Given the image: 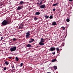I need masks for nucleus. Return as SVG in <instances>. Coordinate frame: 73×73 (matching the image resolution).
<instances>
[{
  "label": "nucleus",
  "mask_w": 73,
  "mask_h": 73,
  "mask_svg": "<svg viewBox=\"0 0 73 73\" xmlns=\"http://www.w3.org/2000/svg\"><path fill=\"white\" fill-rule=\"evenodd\" d=\"M52 67H50L49 68H48L49 69H51Z\"/></svg>",
  "instance_id": "33"
},
{
  "label": "nucleus",
  "mask_w": 73,
  "mask_h": 73,
  "mask_svg": "<svg viewBox=\"0 0 73 73\" xmlns=\"http://www.w3.org/2000/svg\"><path fill=\"white\" fill-rule=\"evenodd\" d=\"M17 47L16 46H14L13 47H11L10 49V50L11 52H13L14 51H15L16 50Z\"/></svg>",
  "instance_id": "4"
},
{
  "label": "nucleus",
  "mask_w": 73,
  "mask_h": 73,
  "mask_svg": "<svg viewBox=\"0 0 73 73\" xmlns=\"http://www.w3.org/2000/svg\"><path fill=\"white\" fill-rule=\"evenodd\" d=\"M57 4H58V3H54V4H53V5L54 7V6H56V5H57Z\"/></svg>",
  "instance_id": "16"
},
{
  "label": "nucleus",
  "mask_w": 73,
  "mask_h": 73,
  "mask_svg": "<svg viewBox=\"0 0 73 73\" xmlns=\"http://www.w3.org/2000/svg\"><path fill=\"white\" fill-rule=\"evenodd\" d=\"M15 60L17 61H19V58H18V57H16L15 58Z\"/></svg>",
  "instance_id": "17"
},
{
  "label": "nucleus",
  "mask_w": 73,
  "mask_h": 73,
  "mask_svg": "<svg viewBox=\"0 0 73 73\" xmlns=\"http://www.w3.org/2000/svg\"><path fill=\"white\" fill-rule=\"evenodd\" d=\"M10 23V21L8 20H4L3 22L1 24L3 26H5L7 24H9Z\"/></svg>",
  "instance_id": "1"
},
{
  "label": "nucleus",
  "mask_w": 73,
  "mask_h": 73,
  "mask_svg": "<svg viewBox=\"0 0 73 73\" xmlns=\"http://www.w3.org/2000/svg\"><path fill=\"white\" fill-rule=\"evenodd\" d=\"M8 58H9V59H11V58H12V57H9Z\"/></svg>",
  "instance_id": "31"
},
{
  "label": "nucleus",
  "mask_w": 73,
  "mask_h": 73,
  "mask_svg": "<svg viewBox=\"0 0 73 73\" xmlns=\"http://www.w3.org/2000/svg\"><path fill=\"white\" fill-rule=\"evenodd\" d=\"M69 1H72V0H69Z\"/></svg>",
  "instance_id": "34"
},
{
  "label": "nucleus",
  "mask_w": 73,
  "mask_h": 73,
  "mask_svg": "<svg viewBox=\"0 0 73 73\" xmlns=\"http://www.w3.org/2000/svg\"><path fill=\"white\" fill-rule=\"evenodd\" d=\"M45 5L44 4L40 6V8L41 9L44 8H45Z\"/></svg>",
  "instance_id": "8"
},
{
  "label": "nucleus",
  "mask_w": 73,
  "mask_h": 73,
  "mask_svg": "<svg viewBox=\"0 0 73 73\" xmlns=\"http://www.w3.org/2000/svg\"><path fill=\"white\" fill-rule=\"evenodd\" d=\"M52 54H55V52H52Z\"/></svg>",
  "instance_id": "29"
},
{
  "label": "nucleus",
  "mask_w": 73,
  "mask_h": 73,
  "mask_svg": "<svg viewBox=\"0 0 73 73\" xmlns=\"http://www.w3.org/2000/svg\"><path fill=\"white\" fill-rule=\"evenodd\" d=\"M40 14V12H37L35 13V15H39Z\"/></svg>",
  "instance_id": "10"
},
{
  "label": "nucleus",
  "mask_w": 73,
  "mask_h": 73,
  "mask_svg": "<svg viewBox=\"0 0 73 73\" xmlns=\"http://www.w3.org/2000/svg\"><path fill=\"white\" fill-rule=\"evenodd\" d=\"M51 25H53L54 26L55 25H57V23L55 21L52 22V23L51 24Z\"/></svg>",
  "instance_id": "7"
},
{
  "label": "nucleus",
  "mask_w": 73,
  "mask_h": 73,
  "mask_svg": "<svg viewBox=\"0 0 73 73\" xmlns=\"http://www.w3.org/2000/svg\"><path fill=\"white\" fill-rule=\"evenodd\" d=\"M62 28H63V30H65V27H61Z\"/></svg>",
  "instance_id": "25"
},
{
  "label": "nucleus",
  "mask_w": 73,
  "mask_h": 73,
  "mask_svg": "<svg viewBox=\"0 0 73 73\" xmlns=\"http://www.w3.org/2000/svg\"><path fill=\"white\" fill-rule=\"evenodd\" d=\"M45 17L46 19H48L49 18V16H47L46 15H45L44 16Z\"/></svg>",
  "instance_id": "20"
},
{
  "label": "nucleus",
  "mask_w": 73,
  "mask_h": 73,
  "mask_svg": "<svg viewBox=\"0 0 73 73\" xmlns=\"http://www.w3.org/2000/svg\"><path fill=\"white\" fill-rule=\"evenodd\" d=\"M23 63H21L20 64V66L21 67V66H23Z\"/></svg>",
  "instance_id": "24"
},
{
  "label": "nucleus",
  "mask_w": 73,
  "mask_h": 73,
  "mask_svg": "<svg viewBox=\"0 0 73 73\" xmlns=\"http://www.w3.org/2000/svg\"><path fill=\"white\" fill-rule=\"evenodd\" d=\"M56 49L57 52H60L61 51V50H60V49H59L58 47L56 48Z\"/></svg>",
  "instance_id": "13"
},
{
  "label": "nucleus",
  "mask_w": 73,
  "mask_h": 73,
  "mask_svg": "<svg viewBox=\"0 0 73 73\" xmlns=\"http://www.w3.org/2000/svg\"><path fill=\"white\" fill-rule=\"evenodd\" d=\"M5 65H8L9 64V62L8 61H6L5 62V63H4Z\"/></svg>",
  "instance_id": "15"
},
{
  "label": "nucleus",
  "mask_w": 73,
  "mask_h": 73,
  "mask_svg": "<svg viewBox=\"0 0 73 73\" xmlns=\"http://www.w3.org/2000/svg\"><path fill=\"white\" fill-rule=\"evenodd\" d=\"M61 50H62V49H61Z\"/></svg>",
  "instance_id": "36"
},
{
  "label": "nucleus",
  "mask_w": 73,
  "mask_h": 73,
  "mask_svg": "<svg viewBox=\"0 0 73 73\" xmlns=\"http://www.w3.org/2000/svg\"><path fill=\"white\" fill-rule=\"evenodd\" d=\"M53 67H54V69H55V70H56V69H57V67L56 66H54Z\"/></svg>",
  "instance_id": "19"
},
{
  "label": "nucleus",
  "mask_w": 73,
  "mask_h": 73,
  "mask_svg": "<svg viewBox=\"0 0 73 73\" xmlns=\"http://www.w3.org/2000/svg\"><path fill=\"white\" fill-rule=\"evenodd\" d=\"M33 41H35V40L33 39H32V38H31L30 39L29 42V43H31V42H33Z\"/></svg>",
  "instance_id": "6"
},
{
  "label": "nucleus",
  "mask_w": 73,
  "mask_h": 73,
  "mask_svg": "<svg viewBox=\"0 0 73 73\" xmlns=\"http://www.w3.org/2000/svg\"><path fill=\"white\" fill-rule=\"evenodd\" d=\"M34 20H37V18H36V17H35L34 18Z\"/></svg>",
  "instance_id": "27"
},
{
  "label": "nucleus",
  "mask_w": 73,
  "mask_h": 73,
  "mask_svg": "<svg viewBox=\"0 0 73 73\" xmlns=\"http://www.w3.org/2000/svg\"><path fill=\"white\" fill-rule=\"evenodd\" d=\"M56 61V59H54L52 60V62H55Z\"/></svg>",
  "instance_id": "18"
},
{
  "label": "nucleus",
  "mask_w": 73,
  "mask_h": 73,
  "mask_svg": "<svg viewBox=\"0 0 73 73\" xmlns=\"http://www.w3.org/2000/svg\"><path fill=\"white\" fill-rule=\"evenodd\" d=\"M12 67V68H14V66H13V67Z\"/></svg>",
  "instance_id": "35"
},
{
  "label": "nucleus",
  "mask_w": 73,
  "mask_h": 73,
  "mask_svg": "<svg viewBox=\"0 0 73 73\" xmlns=\"http://www.w3.org/2000/svg\"><path fill=\"white\" fill-rule=\"evenodd\" d=\"M3 38H4L3 37H1V40H3Z\"/></svg>",
  "instance_id": "28"
},
{
  "label": "nucleus",
  "mask_w": 73,
  "mask_h": 73,
  "mask_svg": "<svg viewBox=\"0 0 73 73\" xmlns=\"http://www.w3.org/2000/svg\"><path fill=\"white\" fill-rule=\"evenodd\" d=\"M17 39H16V38H13V41H16V40H17Z\"/></svg>",
  "instance_id": "21"
},
{
  "label": "nucleus",
  "mask_w": 73,
  "mask_h": 73,
  "mask_svg": "<svg viewBox=\"0 0 73 73\" xmlns=\"http://www.w3.org/2000/svg\"><path fill=\"white\" fill-rule=\"evenodd\" d=\"M7 69V68L6 67H5L3 68V70H6V69Z\"/></svg>",
  "instance_id": "26"
},
{
  "label": "nucleus",
  "mask_w": 73,
  "mask_h": 73,
  "mask_svg": "<svg viewBox=\"0 0 73 73\" xmlns=\"http://www.w3.org/2000/svg\"><path fill=\"white\" fill-rule=\"evenodd\" d=\"M19 29H22L23 28V26L22 25H20L19 27Z\"/></svg>",
  "instance_id": "12"
},
{
  "label": "nucleus",
  "mask_w": 73,
  "mask_h": 73,
  "mask_svg": "<svg viewBox=\"0 0 73 73\" xmlns=\"http://www.w3.org/2000/svg\"><path fill=\"white\" fill-rule=\"evenodd\" d=\"M42 2H41L40 3V5H41L42 4Z\"/></svg>",
  "instance_id": "32"
},
{
  "label": "nucleus",
  "mask_w": 73,
  "mask_h": 73,
  "mask_svg": "<svg viewBox=\"0 0 73 73\" xmlns=\"http://www.w3.org/2000/svg\"><path fill=\"white\" fill-rule=\"evenodd\" d=\"M31 32L30 31L27 32L26 33V38H29V36L31 35Z\"/></svg>",
  "instance_id": "3"
},
{
  "label": "nucleus",
  "mask_w": 73,
  "mask_h": 73,
  "mask_svg": "<svg viewBox=\"0 0 73 73\" xmlns=\"http://www.w3.org/2000/svg\"><path fill=\"white\" fill-rule=\"evenodd\" d=\"M22 9V8H21V6H20L18 7L17 9V10H18V11H19V10H20V9Z\"/></svg>",
  "instance_id": "9"
},
{
  "label": "nucleus",
  "mask_w": 73,
  "mask_h": 73,
  "mask_svg": "<svg viewBox=\"0 0 73 73\" xmlns=\"http://www.w3.org/2000/svg\"><path fill=\"white\" fill-rule=\"evenodd\" d=\"M45 40L42 38H40V41L39 42V44L40 45H45V43H44L45 42Z\"/></svg>",
  "instance_id": "2"
},
{
  "label": "nucleus",
  "mask_w": 73,
  "mask_h": 73,
  "mask_svg": "<svg viewBox=\"0 0 73 73\" xmlns=\"http://www.w3.org/2000/svg\"><path fill=\"white\" fill-rule=\"evenodd\" d=\"M26 46L28 48H29V47H32V46L31 44H28Z\"/></svg>",
  "instance_id": "14"
},
{
  "label": "nucleus",
  "mask_w": 73,
  "mask_h": 73,
  "mask_svg": "<svg viewBox=\"0 0 73 73\" xmlns=\"http://www.w3.org/2000/svg\"><path fill=\"white\" fill-rule=\"evenodd\" d=\"M49 18L50 19H52L53 18V16L52 15H50L49 17Z\"/></svg>",
  "instance_id": "22"
},
{
  "label": "nucleus",
  "mask_w": 73,
  "mask_h": 73,
  "mask_svg": "<svg viewBox=\"0 0 73 73\" xmlns=\"http://www.w3.org/2000/svg\"><path fill=\"white\" fill-rule=\"evenodd\" d=\"M24 4V2L23 1H21L20 2L19 4L20 5H23V4Z\"/></svg>",
  "instance_id": "11"
},
{
  "label": "nucleus",
  "mask_w": 73,
  "mask_h": 73,
  "mask_svg": "<svg viewBox=\"0 0 73 73\" xmlns=\"http://www.w3.org/2000/svg\"><path fill=\"white\" fill-rule=\"evenodd\" d=\"M56 11V9H53V11Z\"/></svg>",
  "instance_id": "30"
},
{
  "label": "nucleus",
  "mask_w": 73,
  "mask_h": 73,
  "mask_svg": "<svg viewBox=\"0 0 73 73\" xmlns=\"http://www.w3.org/2000/svg\"><path fill=\"white\" fill-rule=\"evenodd\" d=\"M48 50H50V51L52 52V51H54V50H55V48L52 47H51L50 49H49Z\"/></svg>",
  "instance_id": "5"
},
{
  "label": "nucleus",
  "mask_w": 73,
  "mask_h": 73,
  "mask_svg": "<svg viewBox=\"0 0 73 73\" xmlns=\"http://www.w3.org/2000/svg\"><path fill=\"white\" fill-rule=\"evenodd\" d=\"M66 21L67 22H69L70 21V20L69 19H66Z\"/></svg>",
  "instance_id": "23"
}]
</instances>
